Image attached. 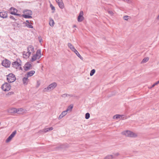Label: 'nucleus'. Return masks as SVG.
Here are the masks:
<instances>
[{
  "instance_id": "79ce46f5",
  "label": "nucleus",
  "mask_w": 159,
  "mask_h": 159,
  "mask_svg": "<svg viewBox=\"0 0 159 159\" xmlns=\"http://www.w3.org/2000/svg\"><path fill=\"white\" fill-rule=\"evenodd\" d=\"M56 0L57 3H58V2H60V1H62V0Z\"/></svg>"
},
{
  "instance_id": "9b49d317",
  "label": "nucleus",
  "mask_w": 159,
  "mask_h": 159,
  "mask_svg": "<svg viewBox=\"0 0 159 159\" xmlns=\"http://www.w3.org/2000/svg\"><path fill=\"white\" fill-rule=\"evenodd\" d=\"M26 110L25 109L22 108H19L17 109V112L16 113L19 114H22L25 112Z\"/></svg>"
},
{
  "instance_id": "b1692460",
  "label": "nucleus",
  "mask_w": 159,
  "mask_h": 159,
  "mask_svg": "<svg viewBox=\"0 0 159 159\" xmlns=\"http://www.w3.org/2000/svg\"><path fill=\"white\" fill-rule=\"evenodd\" d=\"M24 13H25L26 14H27L28 15H32V11L30 10H26L24 11Z\"/></svg>"
},
{
  "instance_id": "1a4fd4ad",
  "label": "nucleus",
  "mask_w": 159,
  "mask_h": 159,
  "mask_svg": "<svg viewBox=\"0 0 159 159\" xmlns=\"http://www.w3.org/2000/svg\"><path fill=\"white\" fill-rule=\"evenodd\" d=\"M83 16V11H80L79 16L77 18V20L79 22H81L83 21L84 19V17Z\"/></svg>"
},
{
  "instance_id": "5701e85b",
  "label": "nucleus",
  "mask_w": 159,
  "mask_h": 159,
  "mask_svg": "<svg viewBox=\"0 0 159 159\" xmlns=\"http://www.w3.org/2000/svg\"><path fill=\"white\" fill-rule=\"evenodd\" d=\"M58 4L61 8L63 9L64 7V4L62 1H60V2H58Z\"/></svg>"
},
{
  "instance_id": "393cba45",
  "label": "nucleus",
  "mask_w": 159,
  "mask_h": 159,
  "mask_svg": "<svg viewBox=\"0 0 159 159\" xmlns=\"http://www.w3.org/2000/svg\"><path fill=\"white\" fill-rule=\"evenodd\" d=\"M61 96L62 98H66V97H71L72 95L68 94H64L62 95Z\"/></svg>"
},
{
  "instance_id": "c9c22d12",
  "label": "nucleus",
  "mask_w": 159,
  "mask_h": 159,
  "mask_svg": "<svg viewBox=\"0 0 159 159\" xmlns=\"http://www.w3.org/2000/svg\"><path fill=\"white\" fill-rule=\"evenodd\" d=\"M50 7L52 10L54 11L55 10V7L52 4L50 5Z\"/></svg>"
},
{
  "instance_id": "c03bdc74",
  "label": "nucleus",
  "mask_w": 159,
  "mask_h": 159,
  "mask_svg": "<svg viewBox=\"0 0 159 159\" xmlns=\"http://www.w3.org/2000/svg\"><path fill=\"white\" fill-rule=\"evenodd\" d=\"M37 83H38V85L37 86V87H38L40 85V83H39L38 82Z\"/></svg>"
},
{
  "instance_id": "a18cd8bd",
  "label": "nucleus",
  "mask_w": 159,
  "mask_h": 159,
  "mask_svg": "<svg viewBox=\"0 0 159 159\" xmlns=\"http://www.w3.org/2000/svg\"><path fill=\"white\" fill-rule=\"evenodd\" d=\"M155 85H155V83L153 84L152 85V87H153L154 86H155Z\"/></svg>"
},
{
  "instance_id": "e433bc0d",
  "label": "nucleus",
  "mask_w": 159,
  "mask_h": 159,
  "mask_svg": "<svg viewBox=\"0 0 159 159\" xmlns=\"http://www.w3.org/2000/svg\"><path fill=\"white\" fill-rule=\"evenodd\" d=\"M108 13L110 14L111 16H113L114 14V13L111 11H108Z\"/></svg>"
},
{
  "instance_id": "aec40b11",
  "label": "nucleus",
  "mask_w": 159,
  "mask_h": 159,
  "mask_svg": "<svg viewBox=\"0 0 159 159\" xmlns=\"http://www.w3.org/2000/svg\"><path fill=\"white\" fill-rule=\"evenodd\" d=\"M27 77H24L23 79V83L24 84L26 85L27 84L28 82V79Z\"/></svg>"
},
{
  "instance_id": "423d86ee",
  "label": "nucleus",
  "mask_w": 159,
  "mask_h": 159,
  "mask_svg": "<svg viewBox=\"0 0 159 159\" xmlns=\"http://www.w3.org/2000/svg\"><path fill=\"white\" fill-rule=\"evenodd\" d=\"M7 80L9 83H12L16 80V78L13 74H9L7 76Z\"/></svg>"
},
{
  "instance_id": "6ab92c4d",
  "label": "nucleus",
  "mask_w": 159,
  "mask_h": 159,
  "mask_svg": "<svg viewBox=\"0 0 159 159\" xmlns=\"http://www.w3.org/2000/svg\"><path fill=\"white\" fill-rule=\"evenodd\" d=\"M124 115H116L114 116V118H116V119H122L124 118L123 117H122Z\"/></svg>"
},
{
  "instance_id": "ea45409f",
  "label": "nucleus",
  "mask_w": 159,
  "mask_h": 159,
  "mask_svg": "<svg viewBox=\"0 0 159 159\" xmlns=\"http://www.w3.org/2000/svg\"><path fill=\"white\" fill-rule=\"evenodd\" d=\"M159 84V80L155 83V85H157Z\"/></svg>"
},
{
  "instance_id": "ddd939ff",
  "label": "nucleus",
  "mask_w": 159,
  "mask_h": 159,
  "mask_svg": "<svg viewBox=\"0 0 159 159\" xmlns=\"http://www.w3.org/2000/svg\"><path fill=\"white\" fill-rule=\"evenodd\" d=\"M31 24H32L31 22V21H29V20H26V22L25 23L26 26L28 28H33V27L32 25H31Z\"/></svg>"
},
{
  "instance_id": "f257e3e1",
  "label": "nucleus",
  "mask_w": 159,
  "mask_h": 159,
  "mask_svg": "<svg viewBox=\"0 0 159 159\" xmlns=\"http://www.w3.org/2000/svg\"><path fill=\"white\" fill-rule=\"evenodd\" d=\"M27 52L24 51L23 55L24 58H28L29 57L31 53L34 52V48L32 46H29L27 48Z\"/></svg>"
},
{
  "instance_id": "49530a36",
  "label": "nucleus",
  "mask_w": 159,
  "mask_h": 159,
  "mask_svg": "<svg viewBox=\"0 0 159 159\" xmlns=\"http://www.w3.org/2000/svg\"><path fill=\"white\" fill-rule=\"evenodd\" d=\"M157 19L159 20V15H158V16L157 17Z\"/></svg>"
},
{
  "instance_id": "4c0bfd02",
  "label": "nucleus",
  "mask_w": 159,
  "mask_h": 159,
  "mask_svg": "<svg viewBox=\"0 0 159 159\" xmlns=\"http://www.w3.org/2000/svg\"><path fill=\"white\" fill-rule=\"evenodd\" d=\"M119 154L118 153H116L114 154H113L112 155H113L114 156V158L118 156H119Z\"/></svg>"
},
{
  "instance_id": "72a5a7b5",
  "label": "nucleus",
  "mask_w": 159,
  "mask_h": 159,
  "mask_svg": "<svg viewBox=\"0 0 159 159\" xmlns=\"http://www.w3.org/2000/svg\"><path fill=\"white\" fill-rule=\"evenodd\" d=\"M90 117V114L89 113H87L85 114V118L86 119H88Z\"/></svg>"
},
{
  "instance_id": "de8ad7c7",
  "label": "nucleus",
  "mask_w": 159,
  "mask_h": 159,
  "mask_svg": "<svg viewBox=\"0 0 159 159\" xmlns=\"http://www.w3.org/2000/svg\"><path fill=\"white\" fill-rule=\"evenodd\" d=\"M75 27H76V25H73V28Z\"/></svg>"
},
{
  "instance_id": "a19ab883",
  "label": "nucleus",
  "mask_w": 159,
  "mask_h": 159,
  "mask_svg": "<svg viewBox=\"0 0 159 159\" xmlns=\"http://www.w3.org/2000/svg\"><path fill=\"white\" fill-rule=\"evenodd\" d=\"M14 15H16L17 16H21V15L20 14H17V13H16Z\"/></svg>"
},
{
  "instance_id": "dca6fc26",
  "label": "nucleus",
  "mask_w": 159,
  "mask_h": 159,
  "mask_svg": "<svg viewBox=\"0 0 159 159\" xmlns=\"http://www.w3.org/2000/svg\"><path fill=\"white\" fill-rule=\"evenodd\" d=\"M67 114V111H63L59 115L58 117V119L60 120L64 116L66 115Z\"/></svg>"
},
{
  "instance_id": "09e8293b",
  "label": "nucleus",
  "mask_w": 159,
  "mask_h": 159,
  "mask_svg": "<svg viewBox=\"0 0 159 159\" xmlns=\"http://www.w3.org/2000/svg\"><path fill=\"white\" fill-rule=\"evenodd\" d=\"M39 41L40 42H41V41H42V39H39Z\"/></svg>"
},
{
  "instance_id": "412c9836",
  "label": "nucleus",
  "mask_w": 159,
  "mask_h": 159,
  "mask_svg": "<svg viewBox=\"0 0 159 159\" xmlns=\"http://www.w3.org/2000/svg\"><path fill=\"white\" fill-rule=\"evenodd\" d=\"M68 47L73 51L75 49L74 47L72 45V44L70 43H68Z\"/></svg>"
},
{
  "instance_id": "8fccbe9b",
  "label": "nucleus",
  "mask_w": 159,
  "mask_h": 159,
  "mask_svg": "<svg viewBox=\"0 0 159 159\" xmlns=\"http://www.w3.org/2000/svg\"><path fill=\"white\" fill-rule=\"evenodd\" d=\"M1 123L0 122V125H1Z\"/></svg>"
},
{
  "instance_id": "473e14b6",
  "label": "nucleus",
  "mask_w": 159,
  "mask_h": 159,
  "mask_svg": "<svg viewBox=\"0 0 159 159\" xmlns=\"http://www.w3.org/2000/svg\"><path fill=\"white\" fill-rule=\"evenodd\" d=\"M12 138L10 136H9V137L7 138V139H6V143H8L9 142L11 139H12Z\"/></svg>"
},
{
  "instance_id": "a878e982",
  "label": "nucleus",
  "mask_w": 159,
  "mask_h": 159,
  "mask_svg": "<svg viewBox=\"0 0 159 159\" xmlns=\"http://www.w3.org/2000/svg\"><path fill=\"white\" fill-rule=\"evenodd\" d=\"M149 58L148 57H145L143 58L141 62V63H145L148 61L149 60Z\"/></svg>"
},
{
  "instance_id": "39448f33",
  "label": "nucleus",
  "mask_w": 159,
  "mask_h": 159,
  "mask_svg": "<svg viewBox=\"0 0 159 159\" xmlns=\"http://www.w3.org/2000/svg\"><path fill=\"white\" fill-rule=\"evenodd\" d=\"M21 61L20 60H17L16 61L13 62L12 63V65L13 67L16 69H21Z\"/></svg>"
},
{
  "instance_id": "9d476101",
  "label": "nucleus",
  "mask_w": 159,
  "mask_h": 159,
  "mask_svg": "<svg viewBox=\"0 0 159 159\" xmlns=\"http://www.w3.org/2000/svg\"><path fill=\"white\" fill-rule=\"evenodd\" d=\"M31 66L29 62H27L25 65L24 70L25 71L31 69Z\"/></svg>"
},
{
  "instance_id": "2f4dec72",
  "label": "nucleus",
  "mask_w": 159,
  "mask_h": 159,
  "mask_svg": "<svg viewBox=\"0 0 159 159\" xmlns=\"http://www.w3.org/2000/svg\"><path fill=\"white\" fill-rule=\"evenodd\" d=\"M16 130H15L14 131L10 136L11 137L13 138L16 135Z\"/></svg>"
},
{
  "instance_id": "20e7f679",
  "label": "nucleus",
  "mask_w": 159,
  "mask_h": 159,
  "mask_svg": "<svg viewBox=\"0 0 159 159\" xmlns=\"http://www.w3.org/2000/svg\"><path fill=\"white\" fill-rule=\"evenodd\" d=\"M123 134L125 135L126 136L130 137H136L137 136V134L132 131L127 130L124 131L122 132Z\"/></svg>"
},
{
  "instance_id": "7c9ffc66",
  "label": "nucleus",
  "mask_w": 159,
  "mask_h": 159,
  "mask_svg": "<svg viewBox=\"0 0 159 159\" xmlns=\"http://www.w3.org/2000/svg\"><path fill=\"white\" fill-rule=\"evenodd\" d=\"M95 72V69L92 70L90 72V75L91 76H93Z\"/></svg>"
},
{
  "instance_id": "4be33fe9",
  "label": "nucleus",
  "mask_w": 159,
  "mask_h": 159,
  "mask_svg": "<svg viewBox=\"0 0 159 159\" xmlns=\"http://www.w3.org/2000/svg\"><path fill=\"white\" fill-rule=\"evenodd\" d=\"M53 129V128L52 127H51L50 128H45L43 129V131L45 133L49 131H51Z\"/></svg>"
},
{
  "instance_id": "4468645a",
  "label": "nucleus",
  "mask_w": 159,
  "mask_h": 159,
  "mask_svg": "<svg viewBox=\"0 0 159 159\" xmlns=\"http://www.w3.org/2000/svg\"><path fill=\"white\" fill-rule=\"evenodd\" d=\"M10 13L14 15L17 12V10L13 7H11L10 10Z\"/></svg>"
},
{
  "instance_id": "a211bd4d",
  "label": "nucleus",
  "mask_w": 159,
  "mask_h": 159,
  "mask_svg": "<svg viewBox=\"0 0 159 159\" xmlns=\"http://www.w3.org/2000/svg\"><path fill=\"white\" fill-rule=\"evenodd\" d=\"M75 54L76 55L79 57L81 60H83V58L80 56L79 52L76 49H75L73 51Z\"/></svg>"
},
{
  "instance_id": "c756f323",
  "label": "nucleus",
  "mask_w": 159,
  "mask_h": 159,
  "mask_svg": "<svg viewBox=\"0 0 159 159\" xmlns=\"http://www.w3.org/2000/svg\"><path fill=\"white\" fill-rule=\"evenodd\" d=\"M49 25L51 26H53L54 25V21L52 19L50 20V22H49Z\"/></svg>"
},
{
  "instance_id": "2eb2a0df",
  "label": "nucleus",
  "mask_w": 159,
  "mask_h": 159,
  "mask_svg": "<svg viewBox=\"0 0 159 159\" xmlns=\"http://www.w3.org/2000/svg\"><path fill=\"white\" fill-rule=\"evenodd\" d=\"M35 71L34 70H32L27 72V77H29L33 75L35 73Z\"/></svg>"
},
{
  "instance_id": "f704fd0d",
  "label": "nucleus",
  "mask_w": 159,
  "mask_h": 159,
  "mask_svg": "<svg viewBox=\"0 0 159 159\" xmlns=\"http://www.w3.org/2000/svg\"><path fill=\"white\" fill-rule=\"evenodd\" d=\"M129 16H123V19L125 20H127L129 19Z\"/></svg>"
},
{
  "instance_id": "37998d69",
  "label": "nucleus",
  "mask_w": 159,
  "mask_h": 159,
  "mask_svg": "<svg viewBox=\"0 0 159 159\" xmlns=\"http://www.w3.org/2000/svg\"><path fill=\"white\" fill-rule=\"evenodd\" d=\"M124 1L125 2H129V0H124Z\"/></svg>"
},
{
  "instance_id": "7ed1b4c3",
  "label": "nucleus",
  "mask_w": 159,
  "mask_h": 159,
  "mask_svg": "<svg viewBox=\"0 0 159 159\" xmlns=\"http://www.w3.org/2000/svg\"><path fill=\"white\" fill-rule=\"evenodd\" d=\"M41 56V51L40 49L38 50L35 55H33L32 57L31 61H34L37 59H39Z\"/></svg>"
},
{
  "instance_id": "c85d7f7f",
  "label": "nucleus",
  "mask_w": 159,
  "mask_h": 159,
  "mask_svg": "<svg viewBox=\"0 0 159 159\" xmlns=\"http://www.w3.org/2000/svg\"><path fill=\"white\" fill-rule=\"evenodd\" d=\"M73 107V106L72 105H70L67 108V109H66V111H67V112L68 111H71Z\"/></svg>"
},
{
  "instance_id": "58836bf2",
  "label": "nucleus",
  "mask_w": 159,
  "mask_h": 159,
  "mask_svg": "<svg viewBox=\"0 0 159 159\" xmlns=\"http://www.w3.org/2000/svg\"><path fill=\"white\" fill-rule=\"evenodd\" d=\"M10 18L12 19H13V20H15V18H14V17L13 16H11L10 17Z\"/></svg>"
},
{
  "instance_id": "0eeeda50",
  "label": "nucleus",
  "mask_w": 159,
  "mask_h": 159,
  "mask_svg": "<svg viewBox=\"0 0 159 159\" xmlns=\"http://www.w3.org/2000/svg\"><path fill=\"white\" fill-rule=\"evenodd\" d=\"M10 85L7 83H5L1 86L2 89L4 91H8L11 89Z\"/></svg>"
},
{
  "instance_id": "cd10ccee",
  "label": "nucleus",
  "mask_w": 159,
  "mask_h": 159,
  "mask_svg": "<svg viewBox=\"0 0 159 159\" xmlns=\"http://www.w3.org/2000/svg\"><path fill=\"white\" fill-rule=\"evenodd\" d=\"M23 16L26 18H31L32 17L30 15L24 14L23 15Z\"/></svg>"
},
{
  "instance_id": "f03ea898",
  "label": "nucleus",
  "mask_w": 159,
  "mask_h": 159,
  "mask_svg": "<svg viewBox=\"0 0 159 159\" xmlns=\"http://www.w3.org/2000/svg\"><path fill=\"white\" fill-rule=\"evenodd\" d=\"M57 86V84L56 82H53L49 84L47 88H46L43 90V92L51 91L54 89Z\"/></svg>"
},
{
  "instance_id": "bb28decb",
  "label": "nucleus",
  "mask_w": 159,
  "mask_h": 159,
  "mask_svg": "<svg viewBox=\"0 0 159 159\" xmlns=\"http://www.w3.org/2000/svg\"><path fill=\"white\" fill-rule=\"evenodd\" d=\"M113 158H114V156L113 155H108L104 158V159H112Z\"/></svg>"
},
{
  "instance_id": "6e6552de",
  "label": "nucleus",
  "mask_w": 159,
  "mask_h": 159,
  "mask_svg": "<svg viewBox=\"0 0 159 159\" xmlns=\"http://www.w3.org/2000/svg\"><path fill=\"white\" fill-rule=\"evenodd\" d=\"M2 64L3 66L6 67H8L10 66L11 62L9 60L6 59L2 61Z\"/></svg>"
},
{
  "instance_id": "f8f14e48",
  "label": "nucleus",
  "mask_w": 159,
  "mask_h": 159,
  "mask_svg": "<svg viewBox=\"0 0 159 159\" xmlns=\"http://www.w3.org/2000/svg\"><path fill=\"white\" fill-rule=\"evenodd\" d=\"M0 16L3 18H6L7 16V13L4 11L0 12Z\"/></svg>"
},
{
  "instance_id": "f3484780",
  "label": "nucleus",
  "mask_w": 159,
  "mask_h": 159,
  "mask_svg": "<svg viewBox=\"0 0 159 159\" xmlns=\"http://www.w3.org/2000/svg\"><path fill=\"white\" fill-rule=\"evenodd\" d=\"M9 111L10 113H16L17 109L16 108H11L9 110Z\"/></svg>"
}]
</instances>
